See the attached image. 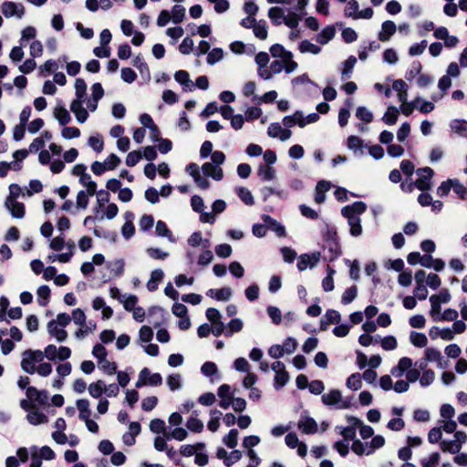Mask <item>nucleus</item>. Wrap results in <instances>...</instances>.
<instances>
[{
  "instance_id": "nucleus-1",
  "label": "nucleus",
  "mask_w": 467,
  "mask_h": 467,
  "mask_svg": "<svg viewBox=\"0 0 467 467\" xmlns=\"http://www.w3.org/2000/svg\"><path fill=\"white\" fill-rule=\"evenodd\" d=\"M43 359L44 355L41 350H26L22 353L21 368L28 374H34L36 363L41 362Z\"/></svg>"
},
{
  "instance_id": "nucleus-2",
  "label": "nucleus",
  "mask_w": 467,
  "mask_h": 467,
  "mask_svg": "<svg viewBox=\"0 0 467 467\" xmlns=\"http://www.w3.org/2000/svg\"><path fill=\"white\" fill-rule=\"evenodd\" d=\"M322 402L327 406H337V409H348L349 403L342 400L341 392L338 389H332L322 395Z\"/></svg>"
},
{
  "instance_id": "nucleus-3",
  "label": "nucleus",
  "mask_w": 467,
  "mask_h": 467,
  "mask_svg": "<svg viewBox=\"0 0 467 467\" xmlns=\"http://www.w3.org/2000/svg\"><path fill=\"white\" fill-rule=\"evenodd\" d=\"M419 178L415 181L417 189L424 192L431 189V180L433 177L434 171L430 167L420 168L417 171Z\"/></svg>"
},
{
  "instance_id": "nucleus-4",
  "label": "nucleus",
  "mask_w": 467,
  "mask_h": 467,
  "mask_svg": "<svg viewBox=\"0 0 467 467\" xmlns=\"http://www.w3.org/2000/svg\"><path fill=\"white\" fill-rule=\"evenodd\" d=\"M297 428L305 434H314L317 431V423L306 413H302L297 422Z\"/></svg>"
},
{
  "instance_id": "nucleus-5",
  "label": "nucleus",
  "mask_w": 467,
  "mask_h": 467,
  "mask_svg": "<svg viewBox=\"0 0 467 467\" xmlns=\"http://www.w3.org/2000/svg\"><path fill=\"white\" fill-rule=\"evenodd\" d=\"M2 13L5 17H12L16 16L18 18H21L25 13V8L22 4L5 1L2 4Z\"/></svg>"
},
{
  "instance_id": "nucleus-6",
  "label": "nucleus",
  "mask_w": 467,
  "mask_h": 467,
  "mask_svg": "<svg viewBox=\"0 0 467 467\" xmlns=\"http://www.w3.org/2000/svg\"><path fill=\"white\" fill-rule=\"evenodd\" d=\"M321 254L319 252L313 253L311 254H304L298 258L297 268L299 271H304L307 267H314L320 261Z\"/></svg>"
},
{
  "instance_id": "nucleus-7",
  "label": "nucleus",
  "mask_w": 467,
  "mask_h": 467,
  "mask_svg": "<svg viewBox=\"0 0 467 467\" xmlns=\"http://www.w3.org/2000/svg\"><path fill=\"white\" fill-rule=\"evenodd\" d=\"M348 421L349 424L356 425L358 429L359 430V434L363 440L368 439L373 436L374 430L372 427L368 425H365L363 421L354 416L348 417Z\"/></svg>"
},
{
  "instance_id": "nucleus-8",
  "label": "nucleus",
  "mask_w": 467,
  "mask_h": 467,
  "mask_svg": "<svg viewBox=\"0 0 467 467\" xmlns=\"http://www.w3.org/2000/svg\"><path fill=\"white\" fill-rule=\"evenodd\" d=\"M47 327L48 334L55 337L58 342H64L67 339V332L63 327L58 326L57 321H49Z\"/></svg>"
},
{
  "instance_id": "nucleus-9",
  "label": "nucleus",
  "mask_w": 467,
  "mask_h": 467,
  "mask_svg": "<svg viewBox=\"0 0 467 467\" xmlns=\"http://www.w3.org/2000/svg\"><path fill=\"white\" fill-rule=\"evenodd\" d=\"M323 248L325 251L324 259L329 262H332L335 259H337L341 253L340 246L337 241L324 243Z\"/></svg>"
},
{
  "instance_id": "nucleus-10",
  "label": "nucleus",
  "mask_w": 467,
  "mask_h": 467,
  "mask_svg": "<svg viewBox=\"0 0 467 467\" xmlns=\"http://www.w3.org/2000/svg\"><path fill=\"white\" fill-rule=\"evenodd\" d=\"M412 365L411 358L403 357L399 360L398 365L391 368L390 374L395 378H401Z\"/></svg>"
},
{
  "instance_id": "nucleus-11",
  "label": "nucleus",
  "mask_w": 467,
  "mask_h": 467,
  "mask_svg": "<svg viewBox=\"0 0 467 467\" xmlns=\"http://www.w3.org/2000/svg\"><path fill=\"white\" fill-rule=\"evenodd\" d=\"M202 171L205 176L212 177L215 181H221L223 177V169L212 162L203 163Z\"/></svg>"
},
{
  "instance_id": "nucleus-12",
  "label": "nucleus",
  "mask_w": 467,
  "mask_h": 467,
  "mask_svg": "<svg viewBox=\"0 0 467 467\" xmlns=\"http://www.w3.org/2000/svg\"><path fill=\"white\" fill-rule=\"evenodd\" d=\"M341 316L339 312L334 309H328L320 321V328L327 330L329 324H339Z\"/></svg>"
},
{
  "instance_id": "nucleus-13",
  "label": "nucleus",
  "mask_w": 467,
  "mask_h": 467,
  "mask_svg": "<svg viewBox=\"0 0 467 467\" xmlns=\"http://www.w3.org/2000/svg\"><path fill=\"white\" fill-rule=\"evenodd\" d=\"M367 210V204L364 202L358 201L353 202L350 205H347L341 209L342 215L351 214L356 216H360V214L364 213Z\"/></svg>"
},
{
  "instance_id": "nucleus-14",
  "label": "nucleus",
  "mask_w": 467,
  "mask_h": 467,
  "mask_svg": "<svg viewBox=\"0 0 467 467\" xmlns=\"http://www.w3.org/2000/svg\"><path fill=\"white\" fill-rule=\"evenodd\" d=\"M348 219V223L349 225L350 234L354 237L359 236L362 234V226H361V219L359 216L348 214L343 215Z\"/></svg>"
},
{
  "instance_id": "nucleus-15",
  "label": "nucleus",
  "mask_w": 467,
  "mask_h": 467,
  "mask_svg": "<svg viewBox=\"0 0 467 467\" xmlns=\"http://www.w3.org/2000/svg\"><path fill=\"white\" fill-rule=\"evenodd\" d=\"M397 26L393 21L387 20L381 25V31L379 33V39L380 41H388L390 36L395 34Z\"/></svg>"
},
{
  "instance_id": "nucleus-16",
  "label": "nucleus",
  "mask_w": 467,
  "mask_h": 467,
  "mask_svg": "<svg viewBox=\"0 0 467 467\" xmlns=\"http://www.w3.org/2000/svg\"><path fill=\"white\" fill-rule=\"evenodd\" d=\"M5 206L11 213L13 217L20 219L25 216V206L22 202L5 200Z\"/></svg>"
},
{
  "instance_id": "nucleus-17",
  "label": "nucleus",
  "mask_w": 467,
  "mask_h": 467,
  "mask_svg": "<svg viewBox=\"0 0 467 467\" xmlns=\"http://www.w3.org/2000/svg\"><path fill=\"white\" fill-rule=\"evenodd\" d=\"M263 222L265 223L266 230L271 229L274 231L278 236H285V227L279 223L277 221L273 219L271 216L264 214L262 216Z\"/></svg>"
},
{
  "instance_id": "nucleus-18",
  "label": "nucleus",
  "mask_w": 467,
  "mask_h": 467,
  "mask_svg": "<svg viewBox=\"0 0 467 467\" xmlns=\"http://www.w3.org/2000/svg\"><path fill=\"white\" fill-rule=\"evenodd\" d=\"M206 296L218 301H227L232 296V289L230 287H223L221 289L211 288L206 292Z\"/></svg>"
},
{
  "instance_id": "nucleus-19",
  "label": "nucleus",
  "mask_w": 467,
  "mask_h": 467,
  "mask_svg": "<svg viewBox=\"0 0 467 467\" xmlns=\"http://www.w3.org/2000/svg\"><path fill=\"white\" fill-rule=\"evenodd\" d=\"M164 273L161 269H155L150 273V277L147 282V288L149 291L153 292L158 289L159 284L162 281Z\"/></svg>"
},
{
  "instance_id": "nucleus-20",
  "label": "nucleus",
  "mask_w": 467,
  "mask_h": 467,
  "mask_svg": "<svg viewBox=\"0 0 467 467\" xmlns=\"http://www.w3.org/2000/svg\"><path fill=\"white\" fill-rule=\"evenodd\" d=\"M175 80L180 83L185 91L192 90L193 83L189 78V74L185 70H179L174 74Z\"/></svg>"
},
{
  "instance_id": "nucleus-21",
  "label": "nucleus",
  "mask_w": 467,
  "mask_h": 467,
  "mask_svg": "<svg viewBox=\"0 0 467 467\" xmlns=\"http://www.w3.org/2000/svg\"><path fill=\"white\" fill-rule=\"evenodd\" d=\"M77 408L79 411V419L86 420L90 419L91 410L89 409V401L86 399L78 400L76 402Z\"/></svg>"
},
{
  "instance_id": "nucleus-22",
  "label": "nucleus",
  "mask_w": 467,
  "mask_h": 467,
  "mask_svg": "<svg viewBox=\"0 0 467 467\" xmlns=\"http://www.w3.org/2000/svg\"><path fill=\"white\" fill-rule=\"evenodd\" d=\"M336 34V29L332 26H327L322 29V31L317 35V41L321 45H326L328 43Z\"/></svg>"
},
{
  "instance_id": "nucleus-23",
  "label": "nucleus",
  "mask_w": 467,
  "mask_h": 467,
  "mask_svg": "<svg viewBox=\"0 0 467 467\" xmlns=\"http://www.w3.org/2000/svg\"><path fill=\"white\" fill-rule=\"evenodd\" d=\"M330 188V185L327 182L320 181L317 182L316 186V195H315V201L317 203H322L325 202L326 199V192H327Z\"/></svg>"
},
{
  "instance_id": "nucleus-24",
  "label": "nucleus",
  "mask_w": 467,
  "mask_h": 467,
  "mask_svg": "<svg viewBox=\"0 0 467 467\" xmlns=\"http://www.w3.org/2000/svg\"><path fill=\"white\" fill-rule=\"evenodd\" d=\"M450 128L458 135L467 137V120L453 119L450 123Z\"/></svg>"
},
{
  "instance_id": "nucleus-25",
  "label": "nucleus",
  "mask_w": 467,
  "mask_h": 467,
  "mask_svg": "<svg viewBox=\"0 0 467 467\" xmlns=\"http://www.w3.org/2000/svg\"><path fill=\"white\" fill-rule=\"evenodd\" d=\"M254 36L261 39L265 40L267 38L268 31L267 25L265 20H259L255 23V25L252 27Z\"/></svg>"
},
{
  "instance_id": "nucleus-26",
  "label": "nucleus",
  "mask_w": 467,
  "mask_h": 467,
  "mask_svg": "<svg viewBox=\"0 0 467 467\" xmlns=\"http://www.w3.org/2000/svg\"><path fill=\"white\" fill-rule=\"evenodd\" d=\"M440 447L442 451L450 452L452 454L459 453L460 451L462 450L461 445L459 443H457L454 439L451 441H447V440L441 441L440 442Z\"/></svg>"
},
{
  "instance_id": "nucleus-27",
  "label": "nucleus",
  "mask_w": 467,
  "mask_h": 467,
  "mask_svg": "<svg viewBox=\"0 0 467 467\" xmlns=\"http://www.w3.org/2000/svg\"><path fill=\"white\" fill-rule=\"evenodd\" d=\"M268 17L275 26H280L284 22V12L281 7L275 6L268 10Z\"/></svg>"
},
{
  "instance_id": "nucleus-28",
  "label": "nucleus",
  "mask_w": 467,
  "mask_h": 467,
  "mask_svg": "<svg viewBox=\"0 0 467 467\" xmlns=\"http://www.w3.org/2000/svg\"><path fill=\"white\" fill-rule=\"evenodd\" d=\"M54 117L62 126L67 125L71 120L69 112L64 107H57L54 110Z\"/></svg>"
},
{
  "instance_id": "nucleus-29",
  "label": "nucleus",
  "mask_w": 467,
  "mask_h": 467,
  "mask_svg": "<svg viewBox=\"0 0 467 467\" xmlns=\"http://www.w3.org/2000/svg\"><path fill=\"white\" fill-rule=\"evenodd\" d=\"M88 389L92 398L99 399L104 393L105 382L103 380L93 382L88 386Z\"/></svg>"
},
{
  "instance_id": "nucleus-30",
  "label": "nucleus",
  "mask_w": 467,
  "mask_h": 467,
  "mask_svg": "<svg viewBox=\"0 0 467 467\" xmlns=\"http://www.w3.org/2000/svg\"><path fill=\"white\" fill-rule=\"evenodd\" d=\"M425 358L429 362H437L440 368H443L441 364V352L434 348H429L425 350Z\"/></svg>"
},
{
  "instance_id": "nucleus-31",
  "label": "nucleus",
  "mask_w": 467,
  "mask_h": 467,
  "mask_svg": "<svg viewBox=\"0 0 467 467\" xmlns=\"http://www.w3.org/2000/svg\"><path fill=\"white\" fill-rule=\"evenodd\" d=\"M399 117V109L394 106H389L387 109L384 116L382 117V120L387 125H394L397 122Z\"/></svg>"
},
{
  "instance_id": "nucleus-32",
  "label": "nucleus",
  "mask_w": 467,
  "mask_h": 467,
  "mask_svg": "<svg viewBox=\"0 0 467 467\" xmlns=\"http://www.w3.org/2000/svg\"><path fill=\"white\" fill-rule=\"evenodd\" d=\"M37 301L41 306H46L49 302L50 288L44 285L38 287L36 291Z\"/></svg>"
},
{
  "instance_id": "nucleus-33",
  "label": "nucleus",
  "mask_w": 467,
  "mask_h": 467,
  "mask_svg": "<svg viewBox=\"0 0 467 467\" xmlns=\"http://www.w3.org/2000/svg\"><path fill=\"white\" fill-rule=\"evenodd\" d=\"M79 182L86 187V191H88L89 196H93L97 192V183L92 181L91 176L88 173L81 176Z\"/></svg>"
},
{
  "instance_id": "nucleus-34",
  "label": "nucleus",
  "mask_w": 467,
  "mask_h": 467,
  "mask_svg": "<svg viewBox=\"0 0 467 467\" xmlns=\"http://www.w3.org/2000/svg\"><path fill=\"white\" fill-rule=\"evenodd\" d=\"M257 174L263 181L266 182L272 181L275 177V170L265 164L259 166Z\"/></svg>"
},
{
  "instance_id": "nucleus-35",
  "label": "nucleus",
  "mask_w": 467,
  "mask_h": 467,
  "mask_svg": "<svg viewBox=\"0 0 467 467\" xmlns=\"http://www.w3.org/2000/svg\"><path fill=\"white\" fill-rule=\"evenodd\" d=\"M410 340L412 345L418 348H424L428 343V338L423 333L416 331L410 332Z\"/></svg>"
},
{
  "instance_id": "nucleus-36",
  "label": "nucleus",
  "mask_w": 467,
  "mask_h": 467,
  "mask_svg": "<svg viewBox=\"0 0 467 467\" xmlns=\"http://www.w3.org/2000/svg\"><path fill=\"white\" fill-rule=\"evenodd\" d=\"M238 197L246 204L253 205L254 203L252 192L245 187H238L235 190Z\"/></svg>"
},
{
  "instance_id": "nucleus-37",
  "label": "nucleus",
  "mask_w": 467,
  "mask_h": 467,
  "mask_svg": "<svg viewBox=\"0 0 467 467\" xmlns=\"http://www.w3.org/2000/svg\"><path fill=\"white\" fill-rule=\"evenodd\" d=\"M298 48H299V51L301 53H311V54H314V55H317L321 51V47H320L311 43L308 40H303L299 44Z\"/></svg>"
},
{
  "instance_id": "nucleus-38",
  "label": "nucleus",
  "mask_w": 467,
  "mask_h": 467,
  "mask_svg": "<svg viewBox=\"0 0 467 467\" xmlns=\"http://www.w3.org/2000/svg\"><path fill=\"white\" fill-rule=\"evenodd\" d=\"M357 58L354 56H350L346 61L343 62V69L341 71L342 79L348 78L351 74Z\"/></svg>"
},
{
  "instance_id": "nucleus-39",
  "label": "nucleus",
  "mask_w": 467,
  "mask_h": 467,
  "mask_svg": "<svg viewBox=\"0 0 467 467\" xmlns=\"http://www.w3.org/2000/svg\"><path fill=\"white\" fill-rule=\"evenodd\" d=\"M156 234L160 237H166L171 242H175L172 237L171 232L167 227L166 223L162 221H158L155 228Z\"/></svg>"
},
{
  "instance_id": "nucleus-40",
  "label": "nucleus",
  "mask_w": 467,
  "mask_h": 467,
  "mask_svg": "<svg viewBox=\"0 0 467 467\" xmlns=\"http://www.w3.org/2000/svg\"><path fill=\"white\" fill-rule=\"evenodd\" d=\"M26 418L27 420L33 425H38L41 423L47 422V417L38 410L30 411L27 414Z\"/></svg>"
},
{
  "instance_id": "nucleus-41",
  "label": "nucleus",
  "mask_w": 467,
  "mask_h": 467,
  "mask_svg": "<svg viewBox=\"0 0 467 467\" xmlns=\"http://www.w3.org/2000/svg\"><path fill=\"white\" fill-rule=\"evenodd\" d=\"M361 379L362 378L359 373H353L348 378L346 385L352 390H358L362 386Z\"/></svg>"
},
{
  "instance_id": "nucleus-42",
  "label": "nucleus",
  "mask_w": 467,
  "mask_h": 467,
  "mask_svg": "<svg viewBox=\"0 0 467 467\" xmlns=\"http://www.w3.org/2000/svg\"><path fill=\"white\" fill-rule=\"evenodd\" d=\"M223 441L228 448L233 449L236 447L238 443V431L232 429L228 434L223 438Z\"/></svg>"
},
{
  "instance_id": "nucleus-43",
  "label": "nucleus",
  "mask_w": 467,
  "mask_h": 467,
  "mask_svg": "<svg viewBox=\"0 0 467 467\" xmlns=\"http://www.w3.org/2000/svg\"><path fill=\"white\" fill-rule=\"evenodd\" d=\"M185 17V8L182 5H176L173 6L171 14V19L174 24L181 23Z\"/></svg>"
},
{
  "instance_id": "nucleus-44",
  "label": "nucleus",
  "mask_w": 467,
  "mask_h": 467,
  "mask_svg": "<svg viewBox=\"0 0 467 467\" xmlns=\"http://www.w3.org/2000/svg\"><path fill=\"white\" fill-rule=\"evenodd\" d=\"M358 295V287L357 285H352L345 290L341 297V303L343 305L350 304Z\"/></svg>"
},
{
  "instance_id": "nucleus-45",
  "label": "nucleus",
  "mask_w": 467,
  "mask_h": 467,
  "mask_svg": "<svg viewBox=\"0 0 467 467\" xmlns=\"http://www.w3.org/2000/svg\"><path fill=\"white\" fill-rule=\"evenodd\" d=\"M186 427L191 431L199 433L202 431L204 426L202 421L200 420L198 418L191 416L186 422Z\"/></svg>"
},
{
  "instance_id": "nucleus-46",
  "label": "nucleus",
  "mask_w": 467,
  "mask_h": 467,
  "mask_svg": "<svg viewBox=\"0 0 467 467\" xmlns=\"http://www.w3.org/2000/svg\"><path fill=\"white\" fill-rule=\"evenodd\" d=\"M358 3L356 0H350L348 2V5L344 10V15L347 17H351L353 19H357V15L358 13Z\"/></svg>"
},
{
  "instance_id": "nucleus-47",
  "label": "nucleus",
  "mask_w": 467,
  "mask_h": 467,
  "mask_svg": "<svg viewBox=\"0 0 467 467\" xmlns=\"http://www.w3.org/2000/svg\"><path fill=\"white\" fill-rule=\"evenodd\" d=\"M385 444V439L381 435H376L372 437L370 442H368V455L372 454L376 450L383 447Z\"/></svg>"
},
{
  "instance_id": "nucleus-48",
  "label": "nucleus",
  "mask_w": 467,
  "mask_h": 467,
  "mask_svg": "<svg viewBox=\"0 0 467 467\" xmlns=\"http://www.w3.org/2000/svg\"><path fill=\"white\" fill-rule=\"evenodd\" d=\"M356 117L366 123H370L373 120L372 112L363 106L358 107Z\"/></svg>"
},
{
  "instance_id": "nucleus-49",
  "label": "nucleus",
  "mask_w": 467,
  "mask_h": 467,
  "mask_svg": "<svg viewBox=\"0 0 467 467\" xmlns=\"http://www.w3.org/2000/svg\"><path fill=\"white\" fill-rule=\"evenodd\" d=\"M187 431L182 427H179L172 430L171 433L165 434V437L167 440L174 439L176 441H182L187 438Z\"/></svg>"
},
{
  "instance_id": "nucleus-50",
  "label": "nucleus",
  "mask_w": 467,
  "mask_h": 467,
  "mask_svg": "<svg viewBox=\"0 0 467 467\" xmlns=\"http://www.w3.org/2000/svg\"><path fill=\"white\" fill-rule=\"evenodd\" d=\"M119 300L123 303V306L127 311H132L136 307L138 297L134 295H130L126 297L122 296L119 297Z\"/></svg>"
},
{
  "instance_id": "nucleus-51",
  "label": "nucleus",
  "mask_w": 467,
  "mask_h": 467,
  "mask_svg": "<svg viewBox=\"0 0 467 467\" xmlns=\"http://www.w3.org/2000/svg\"><path fill=\"white\" fill-rule=\"evenodd\" d=\"M358 427L356 425L350 424L348 427L340 428V434L344 437L345 441H355L356 438V430Z\"/></svg>"
},
{
  "instance_id": "nucleus-52",
  "label": "nucleus",
  "mask_w": 467,
  "mask_h": 467,
  "mask_svg": "<svg viewBox=\"0 0 467 467\" xmlns=\"http://www.w3.org/2000/svg\"><path fill=\"white\" fill-rule=\"evenodd\" d=\"M288 380L289 375L285 369L280 372H276L275 376V388L276 389L283 388L288 382Z\"/></svg>"
},
{
  "instance_id": "nucleus-53",
  "label": "nucleus",
  "mask_w": 467,
  "mask_h": 467,
  "mask_svg": "<svg viewBox=\"0 0 467 467\" xmlns=\"http://www.w3.org/2000/svg\"><path fill=\"white\" fill-rule=\"evenodd\" d=\"M293 54L291 52H287L285 55L284 61V70L286 73H292L297 68V63L295 62L293 59Z\"/></svg>"
},
{
  "instance_id": "nucleus-54",
  "label": "nucleus",
  "mask_w": 467,
  "mask_h": 467,
  "mask_svg": "<svg viewBox=\"0 0 467 467\" xmlns=\"http://www.w3.org/2000/svg\"><path fill=\"white\" fill-rule=\"evenodd\" d=\"M153 224H154V219H153L152 215H149V214L142 215L139 222L140 230L142 232L149 231L150 229L152 228Z\"/></svg>"
},
{
  "instance_id": "nucleus-55",
  "label": "nucleus",
  "mask_w": 467,
  "mask_h": 467,
  "mask_svg": "<svg viewBox=\"0 0 467 467\" xmlns=\"http://www.w3.org/2000/svg\"><path fill=\"white\" fill-rule=\"evenodd\" d=\"M243 326L244 325L241 319L234 318L227 324L228 330L225 331L224 335L227 337L232 336L233 333L241 331Z\"/></svg>"
},
{
  "instance_id": "nucleus-56",
  "label": "nucleus",
  "mask_w": 467,
  "mask_h": 467,
  "mask_svg": "<svg viewBox=\"0 0 467 467\" xmlns=\"http://www.w3.org/2000/svg\"><path fill=\"white\" fill-rule=\"evenodd\" d=\"M223 56V52L222 48L215 47L212 49L207 56V63L209 65H214L215 63L219 62Z\"/></svg>"
},
{
  "instance_id": "nucleus-57",
  "label": "nucleus",
  "mask_w": 467,
  "mask_h": 467,
  "mask_svg": "<svg viewBox=\"0 0 467 467\" xmlns=\"http://www.w3.org/2000/svg\"><path fill=\"white\" fill-rule=\"evenodd\" d=\"M167 385L171 391L182 388V377L180 374H171L167 378Z\"/></svg>"
},
{
  "instance_id": "nucleus-58",
  "label": "nucleus",
  "mask_w": 467,
  "mask_h": 467,
  "mask_svg": "<svg viewBox=\"0 0 467 467\" xmlns=\"http://www.w3.org/2000/svg\"><path fill=\"white\" fill-rule=\"evenodd\" d=\"M140 123H141L144 127H146V128L150 129V130L151 132H157V133H159V129H158V127L154 124L152 118H151L149 114H147V113H143V114H141V115L140 116Z\"/></svg>"
},
{
  "instance_id": "nucleus-59",
  "label": "nucleus",
  "mask_w": 467,
  "mask_h": 467,
  "mask_svg": "<svg viewBox=\"0 0 467 467\" xmlns=\"http://www.w3.org/2000/svg\"><path fill=\"white\" fill-rule=\"evenodd\" d=\"M300 21V17L296 13H289L286 16L284 17V24L290 27L291 29H295L297 27Z\"/></svg>"
},
{
  "instance_id": "nucleus-60",
  "label": "nucleus",
  "mask_w": 467,
  "mask_h": 467,
  "mask_svg": "<svg viewBox=\"0 0 467 467\" xmlns=\"http://www.w3.org/2000/svg\"><path fill=\"white\" fill-rule=\"evenodd\" d=\"M99 368L108 375H113L116 373L117 366L114 362H110L109 360L104 358L103 360L99 361Z\"/></svg>"
},
{
  "instance_id": "nucleus-61",
  "label": "nucleus",
  "mask_w": 467,
  "mask_h": 467,
  "mask_svg": "<svg viewBox=\"0 0 467 467\" xmlns=\"http://www.w3.org/2000/svg\"><path fill=\"white\" fill-rule=\"evenodd\" d=\"M150 257L156 260H164L169 256V253L162 251L160 248L150 247L146 250Z\"/></svg>"
},
{
  "instance_id": "nucleus-62",
  "label": "nucleus",
  "mask_w": 467,
  "mask_h": 467,
  "mask_svg": "<svg viewBox=\"0 0 467 467\" xmlns=\"http://www.w3.org/2000/svg\"><path fill=\"white\" fill-rule=\"evenodd\" d=\"M269 317L275 325L280 324L282 320V314L278 307L270 306L266 309Z\"/></svg>"
},
{
  "instance_id": "nucleus-63",
  "label": "nucleus",
  "mask_w": 467,
  "mask_h": 467,
  "mask_svg": "<svg viewBox=\"0 0 467 467\" xmlns=\"http://www.w3.org/2000/svg\"><path fill=\"white\" fill-rule=\"evenodd\" d=\"M452 190L461 199L466 198L467 189L459 180L452 179Z\"/></svg>"
},
{
  "instance_id": "nucleus-64",
  "label": "nucleus",
  "mask_w": 467,
  "mask_h": 467,
  "mask_svg": "<svg viewBox=\"0 0 467 467\" xmlns=\"http://www.w3.org/2000/svg\"><path fill=\"white\" fill-rule=\"evenodd\" d=\"M440 462L439 452H433L429 458L423 459L420 462L421 467H435Z\"/></svg>"
}]
</instances>
